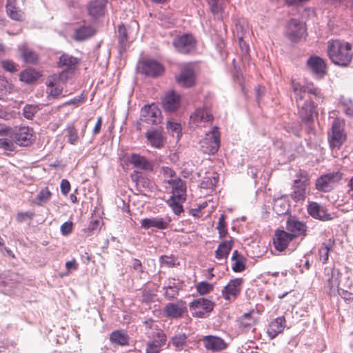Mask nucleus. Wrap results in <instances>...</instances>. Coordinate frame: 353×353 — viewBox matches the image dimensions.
<instances>
[{
    "label": "nucleus",
    "instance_id": "obj_54",
    "mask_svg": "<svg viewBox=\"0 0 353 353\" xmlns=\"http://www.w3.org/2000/svg\"><path fill=\"white\" fill-rule=\"evenodd\" d=\"M305 89L307 93L313 95L316 100H320L323 98L321 90L314 87L313 85H307Z\"/></svg>",
    "mask_w": 353,
    "mask_h": 353
},
{
    "label": "nucleus",
    "instance_id": "obj_26",
    "mask_svg": "<svg viewBox=\"0 0 353 353\" xmlns=\"http://www.w3.org/2000/svg\"><path fill=\"white\" fill-rule=\"evenodd\" d=\"M168 183L172 187V192L174 197L178 198L179 200H185L186 192V184L181 178L170 179L168 180Z\"/></svg>",
    "mask_w": 353,
    "mask_h": 353
},
{
    "label": "nucleus",
    "instance_id": "obj_24",
    "mask_svg": "<svg viewBox=\"0 0 353 353\" xmlns=\"http://www.w3.org/2000/svg\"><path fill=\"white\" fill-rule=\"evenodd\" d=\"M293 239L283 230H277L273 239L274 248L279 252L284 251Z\"/></svg>",
    "mask_w": 353,
    "mask_h": 353
},
{
    "label": "nucleus",
    "instance_id": "obj_48",
    "mask_svg": "<svg viewBox=\"0 0 353 353\" xmlns=\"http://www.w3.org/2000/svg\"><path fill=\"white\" fill-rule=\"evenodd\" d=\"M340 103L344 108L345 113L350 117H353V101L350 98L341 97Z\"/></svg>",
    "mask_w": 353,
    "mask_h": 353
},
{
    "label": "nucleus",
    "instance_id": "obj_2",
    "mask_svg": "<svg viewBox=\"0 0 353 353\" xmlns=\"http://www.w3.org/2000/svg\"><path fill=\"white\" fill-rule=\"evenodd\" d=\"M215 303L206 298L194 299L189 304V310L193 317L205 319L214 310Z\"/></svg>",
    "mask_w": 353,
    "mask_h": 353
},
{
    "label": "nucleus",
    "instance_id": "obj_15",
    "mask_svg": "<svg viewBox=\"0 0 353 353\" xmlns=\"http://www.w3.org/2000/svg\"><path fill=\"white\" fill-rule=\"evenodd\" d=\"M196 81L195 71L192 65L190 64L183 67L179 74L176 77L177 83L182 87L191 88Z\"/></svg>",
    "mask_w": 353,
    "mask_h": 353
},
{
    "label": "nucleus",
    "instance_id": "obj_1",
    "mask_svg": "<svg viewBox=\"0 0 353 353\" xmlns=\"http://www.w3.org/2000/svg\"><path fill=\"white\" fill-rule=\"evenodd\" d=\"M327 52L331 61L341 67L349 65L353 57L352 45L339 39L329 41Z\"/></svg>",
    "mask_w": 353,
    "mask_h": 353
},
{
    "label": "nucleus",
    "instance_id": "obj_63",
    "mask_svg": "<svg viewBox=\"0 0 353 353\" xmlns=\"http://www.w3.org/2000/svg\"><path fill=\"white\" fill-rule=\"evenodd\" d=\"M0 148L6 150L13 151L14 144L12 141L8 139H0Z\"/></svg>",
    "mask_w": 353,
    "mask_h": 353
},
{
    "label": "nucleus",
    "instance_id": "obj_51",
    "mask_svg": "<svg viewBox=\"0 0 353 353\" xmlns=\"http://www.w3.org/2000/svg\"><path fill=\"white\" fill-rule=\"evenodd\" d=\"M216 229L219 231V234L220 238H223L228 234V230L225 221V215L221 214L219 218L218 224L216 226Z\"/></svg>",
    "mask_w": 353,
    "mask_h": 353
},
{
    "label": "nucleus",
    "instance_id": "obj_33",
    "mask_svg": "<svg viewBox=\"0 0 353 353\" xmlns=\"http://www.w3.org/2000/svg\"><path fill=\"white\" fill-rule=\"evenodd\" d=\"M110 341L114 345L126 346L129 345L130 336L124 330H117L110 334Z\"/></svg>",
    "mask_w": 353,
    "mask_h": 353
},
{
    "label": "nucleus",
    "instance_id": "obj_57",
    "mask_svg": "<svg viewBox=\"0 0 353 353\" xmlns=\"http://www.w3.org/2000/svg\"><path fill=\"white\" fill-rule=\"evenodd\" d=\"M1 63L6 71L12 73L17 70V65L11 60H4Z\"/></svg>",
    "mask_w": 353,
    "mask_h": 353
},
{
    "label": "nucleus",
    "instance_id": "obj_23",
    "mask_svg": "<svg viewBox=\"0 0 353 353\" xmlns=\"http://www.w3.org/2000/svg\"><path fill=\"white\" fill-rule=\"evenodd\" d=\"M105 6V0H93L88 4V13L93 21L104 15Z\"/></svg>",
    "mask_w": 353,
    "mask_h": 353
},
{
    "label": "nucleus",
    "instance_id": "obj_38",
    "mask_svg": "<svg viewBox=\"0 0 353 353\" xmlns=\"http://www.w3.org/2000/svg\"><path fill=\"white\" fill-rule=\"evenodd\" d=\"M148 337L151 339L150 341L153 342L155 344H157L160 346H163L165 344L167 336L163 331L155 327L153 331L151 332H148Z\"/></svg>",
    "mask_w": 353,
    "mask_h": 353
},
{
    "label": "nucleus",
    "instance_id": "obj_35",
    "mask_svg": "<svg viewBox=\"0 0 353 353\" xmlns=\"http://www.w3.org/2000/svg\"><path fill=\"white\" fill-rule=\"evenodd\" d=\"M210 10L218 19L223 17V9L228 3V0H208Z\"/></svg>",
    "mask_w": 353,
    "mask_h": 353
},
{
    "label": "nucleus",
    "instance_id": "obj_44",
    "mask_svg": "<svg viewBox=\"0 0 353 353\" xmlns=\"http://www.w3.org/2000/svg\"><path fill=\"white\" fill-rule=\"evenodd\" d=\"M65 131L67 132L66 137L68 138V143L72 145H76L79 139V135L77 130L75 128L74 124H68L65 128Z\"/></svg>",
    "mask_w": 353,
    "mask_h": 353
},
{
    "label": "nucleus",
    "instance_id": "obj_49",
    "mask_svg": "<svg viewBox=\"0 0 353 353\" xmlns=\"http://www.w3.org/2000/svg\"><path fill=\"white\" fill-rule=\"evenodd\" d=\"M165 290V297L168 300H172L174 299L179 294V288L175 285L174 283L173 285H169L166 287H164Z\"/></svg>",
    "mask_w": 353,
    "mask_h": 353
},
{
    "label": "nucleus",
    "instance_id": "obj_3",
    "mask_svg": "<svg viewBox=\"0 0 353 353\" xmlns=\"http://www.w3.org/2000/svg\"><path fill=\"white\" fill-rule=\"evenodd\" d=\"M345 122L343 119H335L332 124L331 132L328 134L329 144L332 150H339L346 140L344 131Z\"/></svg>",
    "mask_w": 353,
    "mask_h": 353
},
{
    "label": "nucleus",
    "instance_id": "obj_50",
    "mask_svg": "<svg viewBox=\"0 0 353 353\" xmlns=\"http://www.w3.org/2000/svg\"><path fill=\"white\" fill-rule=\"evenodd\" d=\"M168 205L176 215H179L183 212V205L176 200V197H174V196H170Z\"/></svg>",
    "mask_w": 353,
    "mask_h": 353
},
{
    "label": "nucleus",
    "instance_id": "obj_64",
    "mask_svg": "<svg viewBox=\"0 0 353 353\" xmlns=\"http://www.w3.org/2000/svg\"><path fill=\"white\" fill-rule=\"evenodd\" d=\"M48 87H51L50 90V95L54 98H57L62 94L63 89L60 87H54L52 82H50Z\"/></svg>",
    "mask_w": 353,
    "mask_h": 353
},
{
    "label": "nucleus",
    "instance_id": "obj_58",
    "mask_svg": "<svg viewBox=\"0 0 353 353\" xmlns=\"http://www.w3.org/2000/svg\"><path fill=\"white\" fill-rule=\"evenodd\" d=\"M135 181L137 185H140L145 188H150L152 187L151 181L142 175H137Z\"/></svg>",
    "mask_w": 353,
    "mask_h": 353
},
{
    "label": "nucleus",
    "instance_id": "obj_55",
    "mask_svg": "<svg viewBox=\"0 0 353 353\" xmlns=\"http://www.w3.org/2000/svg\"><path fill=\"white\" fill-rule=\"evenodd\" d=\"M287 132L293 134L296 137H300L301 126L296 123H288L285 126Z\"/></svg>",
    "mask_w": 353,
    "mask_h": 353
},
{
    "label": "nucleus",
    "instance_id": "obj_7",
    "mask_svg": "<svg viewBox=\"0 0 353 353\" xmlns=\"http://www.w3.org/2000/svg\"><path fill=\"white\" fill-rule=\"evenodd\" d=\"M162 119L161 111L154 103L145 105L141 110L140 121L143 123L157 125Z\"/></svg>",
    "mask_w": 353,
    "mask_h": 353
},
{
    "label": "nucleus",
    "instance_id": "obj_62",
    "mask_svg": "<svg viewBox=\"0 0 353 353\" xmlns=\"http://www.w3.org/2000/svg\"><path fill=\"white\" fill-rule=\"evenodd\" d=\"M73 223L72 221H66L61 225V232L63 236H67L71 233Z\"/></svg>",
    "mask_w": 353,
    "mask_h": 353
},
{
    "label": "nucleus",
    "instance_id": "obj_47",
    "mask_svg": "<svg viewBox=\"0 0 353 353\" xmlns=\"http://www.w3.org/2000/svg\"><path fill=\"white\" fill-rule=\"evenodd\" d=\"M219 178L216 176H205L201 183V188L205 189H213L217 184Z\"/></svg>",
    "mask_w": 353,
    "mask_h": 353
},
{
    "label": "nucleus",
    "instance_id": "obj_9",
    "mask_svg": "<svg viewBox=\"0 0 353 353\" xmlns=\"http://www.w3.org/2000/svg\"><path fill=\"white\" fill-rule=\"evenodd\" d=\"M14 142L20 146H28L34 141L35 137L32 128L28 126H20L15 128L13 132Z\"/></svg>",
    "mask_w": 353,
    "mask_h": 353
},
{
    "label": "nucleus",
    "instance_id": "obj_60",
    "mask_svg": "<svg viewBox=\"0 0 353 353\" xmlns=\"http://www.w3.org/2000/svg\"><path fill=\"white\" fill-rule=\"evenodd\" d=\"M84 100V97L83 94H81L80 96H77L74 97L73 99H71L67 101H65L63 103V105H74V106H79Z\"/></svg>",
    "mask_w": 353,
    "mask_h": 353
},
{
    "label": "nucleus",
    "instance_id": "obj_31",
    "mask_svg": "<svg viewBox=\"0 0 353 353\" xmlns=\"http://www.w3.org/2000/svg\"><path fill=\"white\" fill-rule=\"evenodd\" d=\"M129 162L133 165L135 168L145 171H152L153 165L145 157L138 154L133 153L129 158Z\"/></svg>",
    "mask_w": 353,
    "mask_h": 353
},
{
    "label": "nucleus",
    "instance_id": "obj_36",
    "mask_svg": "<svg viewBox=\"0 0 353 353\" xmlns=\"http://www.w3.org/2000/svg\"><path fill=\"white\" fill-rule=\"evenodd\" d=\"M19 51L25 63L34 64L37 62L38 55L37 53L34 50L27 48L25 45L20 46L19 47Z\"/></svg>",
    "mask_w": 353,
    "mask_h": 353
},
{
    "label": "nucleus",
    "instance_id": "obj_40",
    "mask_svg": "<svg viewBox=\"0 0 353 353\" xmlns=\"http://www.w3.org/2000/svg\"><path fill=\"white\" fill-rule=\"evenodd\" d=\"M292 87L295 94L297 106L300 107L301 101L305 99V94L307 93L305 87L302 86L300 83L295 82L294 80L292 81Z\"/></svg>",
    "mask_w": 353,
    "mask_h": 353
},
{
    "label": "nucleus",
    "instance_id": "obj_16",
    "mask_svg": "<svg viewBox=\"0 0 353 353\" xmlns=\"http://www.w3.org/2000/svg\"><path fill=\"white\" fill-rule=\"evenodd\" d=\"M172 221L171 216L145 218L141 221V227L145 230L154 228L158 230H165Z\"/></svg>",
    "mask_w": 353,
    "mask_h": 353
},
{
    "label": "nucleus",
    "instance_id": "obj_6",
    "mask_svg": "<svg viewBox=\"0 0 353 353\" xmlns=\"http://www.w3.org/2000/svg\"><path fill=\"white\" fill-rule=\"evenodd\" d=\"M172 44L178 52L188 54L195 51L196 41L192 34H183L176 37Z\"/></svg>",
    "mask_w": 353,
    "mask_h": 353
},
{
    "label": "nucleus",
    "instance_id": "obj_43",
    "mask_svg": "<svg viewBox=\"0 0 353 353\" xmlns=\"http://www.w3.org/2000/svg\"><path fill=\"white\" fill-rule=\"evenodd\" d=\"M22 110L23 116L28 120H32L35 114L40 110V108L39 105L36 104H26Z\"/></svg>",
    "mask_w": 353,
    "mask_h": 353
},
{
    "label": "nucleus",
    "instance_id": "obj_27",
    "mask_svg": "<svg viewBox=\"0 0 353 353\" xmlns=\"http://www.w3.org/2000/svg\"><path fill=\"white\" fill-rule=\"evenodd\" d=\"M96 34L95 28L91 25H81L75 28L72 38L76 41H85Z\"/></svg>",
    "mask_w": 353,
    "mask_h": 353
},
{
    "label": "nucleus",
    "instance_id": "obj_52",
    "mask_svg": "<svg viewBox=\"0 0 353 353\" xmlns=\"http://www.w3.org/2000/svg\"><path fill=\"white\" fill-rule=\"evenodd\" d=\"M234 263L232 266V269L234 272H241L245 268V259L243 256H240L239 259L232 261Z\"/></svg>",
    "mask_w": 353,
    "mask_h": 353
},
{
    "label": "nucleus",
    "instance_id": "obj_20",
    "mask_svg": "<svg viewBox=\"0 0 353 353\" xmlns=\"http://www.w3.org/2000/svg\"><path fill=\"white\" fill-rule=\"evenodd\" d=\"M316 105L311 99H305L303 104L299 108V116L301 121L305 123H310L313 121L314 114L316 112Z\"/></svg>",
    "mask_w": 353,
    "mask_h": 353
},
{
    "label": "nucleus",
    "instance_id": "obj_45",
    "mask_svg": "<svg viewBox=\"0 0 353 353\" xmlns=\"http://www.w3.org/2000/svg\"><path fill=\"white\" fill-rule=\"evenodd\" d=\"M196 289L201 296H204L213 291L214 284L207 281H201L196 285Z\"/></svg>",
    "mask_w": 353,
    "mask_h": 353
},
{
    "label": "nucleus",
    "instance_id": "obj_46",
    "mask_svg": "<svg viewBox=\"0 0 353 353\" xmlns=\"http://www.w3.org/2000/svg\"><path fill=\"white\" fill-rule=\"evenodd\" d=\"M187 339L188 336L185 334L182 333L174 335L172 338L171 341L172 345L176 347V349L182 350L186 344Z\"/></svg>",
    "mask_w": 353,
    "mask_h": 353
},
{
    "label": "nucleus",
    "instance_id": "obj_18",
    "mask_svg": "<svg viewBox=\"0 0 353 353\" xmlns=\"http://www.w3.org/2000/svg\"><path fill=\"white\" fill-rule=\"evenodd\" d=\"M243 280L241 278H236L230 281L222 290V295L227 301L235 299L241 292Z\"/></svg>",
    "mask_w": 353,
    "mask_h": 353
},
{
    "label": "nucleus",
    "instance_id": "obj_19",
    "mask_svg": "<svg viewBox=\"0 0 353 353\" xmlns=\"http://www.w3.org/2000/svg\"><path fill=\"white\" fill-rule=\"evenodd\" d=\"M79 62V59L68 54L64 53L60 56L57 65L59 68H65V70L61 72L60 77H67L68 73L73 72Z\"/></svg>",
    "mask_w": 353,
    "mask_h": 353
},
{
    "label": "nucleus",
    "instance_id": "obj_32",
    "mask_svg": "<svg viewBox=\"0 0 353 353\" xmlns=\"http://www.w3.org/2000/svg\"><path fill=\"white\" fill-rule=\"evenodd\" d=\"M118 37L119 52L121 53L126 50L129 43L133 40V37L128 33V28L124 25H120L118 28Z\"/></svg>",
    "mask_w": 353,
    "mask_h": 353
},
{
    "label": "nucleus",
    "instance_id": "obj_12",
    "mask_svg": "<svg viewBox=\"0 0 353 353\" xmlns=\"http://www.w3.org/2000/svg\"><path fill=\"white\" fill-rule=\"evenodd\" d=\"M141 72L145 77L157 78L164 72V67L157 60L147 59L142 63Z\"/></svg>",
    "mask_w": 353,
    "mask_h": 353
},
{
    "label": "nucleus",
    "instance_id": "obj_10",
    "mask_svg": "<svg viewBox=\"0 0 353 353\" xmlns=\"http://www.w3.org/2000/svg\"><path fill=\"white\" fill-rule=\"evenodd\" d=\"M309 185V179L306 175L300 174V177L294 181L291 197L295 201H303L306 197L307 188Z\"/></svg>",
    "mask_w": 353,
    "mask_h": 353
},
{
    "label": "nucleus",
    "instance_id": "obj_22",
    "mask_svg": "<svg viewBox=\"0 0 353 353\" xmlns=\"http://www.w3.org/2000/svg\"><path fill=\"white\" fill-rule=\"evenodd\" d=\"M307 212L314 219L320 221H330L332 219L330 214L327 212L326 209L316 202H310L307 205Z\"/></svg>",
    "mask_w": 353,
    "mask_h": 353
},
{
    "label": "nucleus",
    "instance_id": "obj_8",
    "mask_svg": "<svg viewBox=\"0 0 353 353\" xmlns=\"http://www.w3.org/2000/svg\"><path fill=\"white\" fill-rule=\"evenodd\" d=\"M286 232L290 234L293 239L298 237H305L307 235V226L306 223L299 220L295 216H290L286 221Z\"/></svg>",
    "mask_w": 353,
    "mask_h": 353
},
{
    "label": "nucleus",
    "instance_id": "obj_30",
    "mask_svg": "<svg viewBox=\"0 0 353 353\" xmlns=\"http://www.w3.org/2000/svg\"><path fill=\"white\" fill-rule=\"evenodd\" d=\"M307 64L316 74L324 75L326 73V63L323 59L318 56H311L307 59Z\"/></svg>",
    "mask_w": 353,
    "mask_h": 353
},
{
    "label": "nucleus",
    "instance_id": "obj_61",
    "mask_svg": "<svg viewBox=\"0 0 353 353\" xmlns=\"http://www.w3.org/2000/svg\"><path fill=\"white\" fill-rule=\"evenodd\" d=\"M161 346L149 341L147 343L145 353H159Z\"/></svg>",
    "mask_w": 353,
    "mask_h": 353
},
{
    "label": "nucleus",
    "instance_id": "obj_39",
    "mask_svg": "<svg viewBox=\"0 0 353 353\" xmlns=\"http://www.w3.org/2000/svg\"><path fill=\"white\" fill-rule=\"evenodd\" d=\"M40 76L41 74L39 72L32 69H28L20 73L19 79L21 81L30 84L36 81Z\"/></svg>",
    "mask_w": 353,
    "mask_h": 353
},
{
    "label": "nucleus",
    "instance_id": "obj_34",
    "mask_svg": "<svg viewBox=\"0 0 353 353\" xmlns=\"http://www.w3.org/2000/svg\"><path fill=\"white\" fill-rule=\"evenodd\" d=\"M272 208L277 215L281 216L289 212L290 205L284 196H281L274 199Z\"/></svg>",
    "mask_w": 353,
    "mask_h": 353
},
{
    "label": "nucleus",
    "instance_id": "obj_42",
    "mask_svg": "<svg viewBox=\"0 0 353 353\" xmlns=\"http://www.w3.org/2000/svg\"><path fill=\"white\" fill-rule=\"evenodd\" d=\"M339 272L334 268L331 270V276L327 279V285L330 288V294L334 292L336 288L339 285Z\"/></svg>",
    "mask_w": 353,
    "mask_h": 353
},
{
    "label": "nucleus",
    "instance_id": "obj_53",
    "mask_svg": "<svg viewBox=\"0 0 353 353\" xmlns=\"http://www.w3.org/2000/svg\"><path fill=\"white\" fill-rule=\"evenodd\" d=\"M166 128L172 134V136H174V134H176L177 137L179 136L181 130V126L180 124L168 121L167 122Z\"/></svg>",
    "mask_w": 353,
    "mask_h": 353
},
{
    "label": "nucleus",
    "instance_id": "obj_41",
    "mask_svg": "<svg viewBox=\"0 0 353 353\" xmlns=\"http://www.w3.org/2000/svg\"><path fill=\"white\" fill-rule=\"evenodd\" d=\"M51 196L52 193L49 190L48 188H44L37 194L34 199V203L37 205L43 206L50 201Z\"/></svg>",
    "mask_w": 353,
    "mask_h": 353
},
{
    "label": "nucleus",
    "instance_id": "obj_37",
    "mask_svg": "<svg viewBox=\"0 0 353 353\" xmlns=\"http://www.w3.org/2000/svg\"><path fill=\"white\" fill-rule=\"evenodd\" d=\"M233 245L232 240L224 241L220 243L218 248L215 251V256L217 259H226Z\"/></svg>",
    "mask_w": 353,
    "mask_h": 353
},
{
    "label": "nucleus",
    "instance_id": "obj_4",
    "mask_svg": "<svg viewBox=\"0 0 353 353\" xmlns=\"http://www.w3.org/2000/svg\"><path fill=\"white\" fill-rule=\"evenodd\" d=\"M343 174L339 171L331 172L320 176L316 181V189L322 192H329L342 179Z\"/></svg>",
    "mask_w": 353,
    "mask_h": 353
},
{
    "label": "nucleus",
    "instance_id": "obj_21",
    "mask_svg": "<svg viewBox=\"0 0 353 353\" xmlns=\"http://www.w3.org/2000/svg\"><path fill=\"white\" fill-rule=\"evenodd\" d=\"M202 342L206 350L212 352L221 351L227 347V343L225 341L216 336H205L202 339Z\"/></svg>",
    "mask_w": 353,
    "mask_h": 353
},
{
    "label": "nucleus",
    "instance_id": "obj_5",
    "mask_svg": "<svg viewBox=\"0 0 353 353\" xmlns=\"http://www.w3.org/2000/svg\"><path fill=\"white\" fill-rule=\"evenodd\" d=\"M200 145L205 154H215L220 147V132L218 127L214 126L206 134V137L201 141Z\"/></svg>",
    "mask_w": 353,
    "mask_h": 353
},
{
    "label": "nucleus",
    "instance_id": "obj_29",
    "mask_svg": "<svg viewBox=\"0 0 353 353\" xmlns=\"http://www.w3.org/2000/svg\"><path fill=\"white\" fill-rule=\"evenodd\" d=\"M6 11L7 15L12 20L21 21L25 18L23 11L17 6V0H7Z\"/></svg>",
    "mask_w": 353,
    "mask_h": 353
},
{
    "label": "nucleus",
    "instance_id": "obj_11",
    "mask_svg": "<svg viewBox=\"0 0 353 353\" xmlns=\"http://www.w3.org/2000/svg\"><path fill=\"white\" fill-rule=\"evenodd\" d=\"M306 34L305 25L296 19H292L288 23L286 34L292 42H297Z\"/></svg>",
    "mask_w": 353,
    "mask_h": 353
},
{
    "label": "nucleus",
    "instance_id": "obj_13",
    "mask_svg": "<svg viewBox=\"0 0 353 353\" xmlns=\"http://www.w3.org/2000/svg\"><path fill=\"white\" fill-rule=\"evenodd\" d=\"M214 119L211 110L206 105L198 108L190 116V121L196 126H204Z\"/></svg>",
    "mask_w": 353,
    "mask_h": 353
},
{
    "label": "nucleus",
    "instance_id": "obj_28",
    "mask_svg": "<svg viewBox=\"0 0 353 353\" xmlns=\"http://www.w3.org/2000/svg\"><path fill=\"white\" fill-rule=\"evenodd\" d=\"M286 326V321L284 316H279L270 322L268 328V335L273 339L282 333Z\"/></svg>",
    "mask_w": 353,
    "mask_h": 353
},
{
    "label": "nucleus",
    "instance_id": "obj_25",
    "mask_svg": "<svg viewBox=\"0 0 353 353\" xmlns=\"http://www.w3.org/2000/svg\"><path fill=\"white\" fill-rule=\"evenodd\" d=\"M162 105L166 112H174L180 105V96L174 91H170L164 96Z\"/></svg>",
    "mask_w": 353,
    "mask_h": 353
},
{
    "label": "nucleus",
    "instance_id": "obj_56",
    "mask_svg": "<svg viewBox=\"0 0 353 353\" xmlns=\"http://www.w3.org/2000/svg\"><path fill=\"white\" fill-rule=\"evenodd\" d=\"M330 253V248L327 245L323 244L321 248L319 250V254L320 255V259L323 264L327 263L328 261Z\"/></svg>",
    "mask_w": 353,
    "mask_h": 353
},
{
    "label": "nucleus",
    "instance_id": "obj_14",
    "mask_svg": "<svg viewBox=\"0 0 353 353\" xmlns=\"http://www.w3.org/2000/svg\"><path fill=\"white\" fill-rule=\"evenodd\" d=\"M163 312L168 318L180 319L188 313L186 303L183 300L176 303H168L164 307Z\"/></svg>",
    "mask_w": 353,
    "mask_h": 353
},
{
    "label": "nucleus",
    "instance_id": "obj_17",
    "mask_svg": "<svg viewBox=\"0 0 353 353\" xmlns=\"http://www.w3.org/2000/svg\"><path fill=\"white\" fill-rule=\"evenodd\" d=\"M145 138L148 144L156 149H161L164 146L165 138L163 134V129L151 128L145 132Z\"/></svg>",
    "mask_w": 353,
    "mask_h": 353
},
{
    "label": "nucleus",
    "instance_id": "obj_59",
    "mask_svg": "<svg viewBox=\"0 0 353 353\" xmlns=\"http://www.w3.org/2000/svg\"><path fill=\"white\" fill-rule=\"evenodd\" d=\"M34 216V213L32 212H19L17 214L16 220L19 223H22L27 219H32Z\"/></svg>",
    "mask_w": 353,
    "mask_h": 353
}]
</instances>
